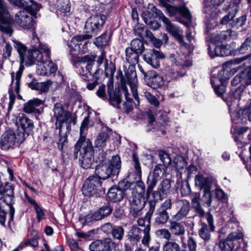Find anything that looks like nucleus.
<instances>
[{
	"instance_id": "nucleus-39",
	"label": "nucleus",
	"mask_w": 251,
	"mask_h": 251,
	"mask_svg": "<svg viewBox=\"0 0 251 251\" xmlns=\"http://www.w3.org/2000/svg\"><path fill=\"white\" fill-rule=\"evenodd\" d=\"M109 95V102L113 106L120 108L121 102V94L120 93L111 92L108 91Z\"/></svg>"
},
{
	"instance_id": "nucleus-28",
	"label": "nucleus",
	"mask_w": 251,
	"mask_h": 251,
	"mask_svg": "<svg viewBox=\"0 0 251 251\" xmlns=\"http://www.w3.org/2000/svg\"><path fill=\"white\" fill-rule=\"evenodd\" d=\"M171 188V181L170 179H164L158 186L157 191L153 192V197L157 199H160L161 195H167Z\"/></svg>"
},
{
	"instance_id": "nucleus-12",
	"label": "nucleus",
	"mask_w": 251,
	"mask_h": 251,
	"mask_svg": "<svg viewBox=\"0 0 251 251\" xmlns=\"http://www.w3.org/2000/svg\"><path fill=\"white\" fill-rule=\"evenodd\" d=\"M95 57L92 55H87L81 57L77 63L79 68V73L82 76L89 78L93 75L92 68L94 65Z\"/></svg>"
},
{
	"instance_id": "nucleus-62",
	"label": "nucleus",
	"mask_w": 251,
	"mask_h": 251,
	"mask_svg": "<svg viewBox=\"0 0 251 251\" xmlns=\"http://www.w3.org/2000/svg\"><path fill=\"white\" fill-rule=\"evenodd\" d=\"M68 245L72 251H79L81 248L79 246L77 241L70 238L68 240Z\"/></svg>"
},
{
	"instance_id": "nucleus-26",
	"label": "nucleus",
	"mask_w": 251,
	"mask_h": 251,
	"mask_svg": "<svg viewBox=\"0 0 251 251\" xmlns=\"http://www.w3.org/2000/svg\"><path fill=\"white\" fill-rule=\"evenodd\" d=\"M43 101L37 98L29 100L25 104L24 111L27 113H40V110L37 107L42 104Z\"/></svg>"
},
{
	"instance_id": "nucleus-55",
	"label": "nucleus",
	"mask_w": 251,
	"mask_h": 251,
	"mask_svg": "<svg viewBox=\"0 0 251 251\" xmlns=\"http://www.w3.org/2000/svg\"><path fill=\"white\" fill-rule=\"evenodd\" d=\"M124 229L120 226H113V229L111 231L113 237L119 240H121L122 239L124 235Z\"/></svg>"
},
{
	"instance_id": "nucleus-4",
	"label": "nucleus",
	"mask_w": 251,
	"mask_h": 251,
	"mask_svg": "<svg viewBox=\"0 0 251 251\" xmlns=\"http://www.w3.org/2000/svg\"><path fill=\"white\" fill-rule=\"evenodd\" d=\"M120 158L118 155L113 156L111 160L105 163L99 164L96 168V176L100 179H106L112 174L118 172L121 166Z\"/></svg>"
},
{
	"instance_id": "nucleus-15",
	"label": "nucleus",
	"mask_w": 251,
	"mask_h": 251,
	"mask_svg": "<svg viewBox=\"0 0 251 251\" xmlns=\"http://www.w3.org/2000/svg\"><path fill=\"white\" fill-rule=\"evenodd\" d=\"M14 22L24 29H30L33 27L35 23L32 17L26 10L20 11L15 15Z\"/></svg>"
},
{
	"instance_id": "nucleus-43",
	"label": "nucleus",
	"mask_w": 251,
	"mask_h": 251,
	"mask_svg": "<svg viewBox=\"0 0 251 251\" xmlns=\"http://www.w3.org/2000/svg\"><path fill=\"white\" fill-rule=\"evenodd\" d=\"M203 191V194L201 198V204L203 205L205 204L207 207H209L211 206L212 201L210 190H204Z\"/></svg>"
},
{
	"instance_id": "nucleus-3",
	"label": "nucleus",
	"mask_w": 251,
	"mask_h": 251,
	"mask_svg": "<svg viewBox=\"0 0 251 251\" xmlns=\"http://www.w3.org/2000/svg\"><path fill=\"white\" fill-rule=\"evenodd\" d=\"M37 62L36 73L41 75H49L54 74L57 70V66L50 60L45 61L43 59V55L38 50H35L31 53V57L28 58V61L26 65L30 66Z\"/></svg>"
},
{
	"instance_id": "nucleus-21",
	"label": "nucleus",
	"mask_w": 251,
	"mask_h": 251,
	"mask_svg": "<svg viewBox=\"0 0 251 251\" xmlns=\"http://www.w3.org/2000/svg\"><path fill=\"white\" fill-rule=\"evenodd\" d=\"M179 209L177 212L173 216L176 221H181L187 217L190 210V202L186 200H181L177 202Z\"/></svg>"
},
{
	"instance_id": "nucleus-61",
	"label": "nucleus",
	"mask_w": 251,
	"mask_h": 251,
	"mask_svg": "<svg viewBox=\"0 0 251 251\" xmlns=\"http://www.w3.org/2000/svg\"><path fill=\"white\" fill-rule=\"evenodd\" d=\"M35 50H39L42 54L43 53H44L45 54L46 57L48 59L50 58V50L46 45L40 44L38 49H34L32 50V51H34Z\"/></svg>"
},
{
	"instance_id": "nucleus-35",
	"label": "nucleus",
	"mask_w": 251,
	"mask_h": 251,
	"mask_svg": "<svg viewBox=\"0 0 251 251\" xmlns=\"http://www.w3.org/2000/svg\"><path fill=\"white\" fill-rule=\"evenodd\" d=\"M19 4L25 6L27 8L26 11H28L31 16L34 15L36 12L40 9V5L33 0H29V2L25 1L24 0H20Z\"/></svg>"
},
{
	"instance_id": "nucleus-34",
	"label": "nucleus",
	"mask_w": 251,
	"mask_h": 251,
	"mask_svg": "<svg viewBox=\"0 0 251 251\" xmlns=\"http://www.w3.org/2000/svg\"><path fill=\"white\" fill-rule=\"evenodd\" d=\"M177 221L174 220L170 222V230L175 235H182L185 233V228L181 223Z\"/></svg>"
},
{
	"instance_id": "nucleus-17",
	"label": "nucleus",
	"mask_w": 251,
	"mask_h": 251,
	"mask_svg": "<svg viewBox=\"0 0 251 251\" xmlns=\"http://www.w3.org/2000/svg\"><path fill=\"white\" fill-rule=\"evenodd\" d=\"M112 211V208L109 204H107L100 207L93 214H88L85 217V222L90 223L93 221L100 220L108 216Z\"/></svg>"
},
{
	"instance_id": "nucleus-53",
	"label": "nucleus",
	"mask_w": 251,
	"mask_h": 251,
	"mask_svg": "<svg viewBox=\"0 0 251 251\" xmlns=\"http://www.w3.org/2000/svg\"><path fill=\"white\" fill-rule=\"evenodd\" d=\"M157 237L160 238H164L166 240H170L171 237V232L166 228L158 229L155 232Z\"/></svg>"
},
{
	"instance_id": "nucleus-22",
	"label": "nucleus",
	"mask_w": 251,
	"mask_h": 251,
	"mask_svg": "<svg viewBox=\"0 0 251 251\" xmlns=\"http://www.w3.org/2000/svg\"><path fill=\"white\" fill-rule=\"evenodd\" d=\"M151 11H148L147 12H144L142 14V18L145 23L150 25L151 28L154 30L157 29L159 27V25L157 22L154 21L155 17H158L159 18V14H156L153 11V8H156L153 5H150Z\"/></svg>"
},
{
	"instance_id": "nucleus-20",
	"label": "nucleus",
	"mask_w": 251,
	"mask_h": 251,
	"mask_svg": "<svg viewBox=\"0 0 251 251\" xmlns=\"http://www.w3.org/2000/svg\"><path fill=\"white\" fill-rule=\"evenodd\" d=\"M16 125L18 127V133H22L25 137V132L28 133L34 127L33 123L30 119H28L22 114L20 115L16 120Z\"/></svg>"
},
{
	"instance_id": "nucleus-44",
	"label": "nucleus",
	"mask_w": 251,
	"mask_h": 251,
	"mask_svg": "<svg viewBox=\"0 0 251 251\" xmlns=\"http://www.w3.org/2000/svg\"><path fill=\"white\" fill-rule=\"evenodd\" d=\"M141 230L137 227H132L129 232L128 236L130 240L138 241L141 238Z\"/></svg>"
},
{
	"instance_id": "nucleus-7",
	"label": "nucleus",
	"mask_w": 251,
	"mask_h": 251,
	"mask_svg": "<svg viewBox=\"0 0 251 251\" xmlns=\"http://www.w3.org/2000/svg\"><path fill=\"white\" fill-rule=\"evenodd\" d=\"M25 137L22 133L17 134L11 130L5 131L0 138V147L2 150H8L13 147L16 143L21 144Z\"/></svg>"
},
{
	"instance_id": "nucleus-29",
	"label": "nucleus",
	"mask_w": 251,
	"mask_h": 251,
	"mask_svg": "<svg viewBox=\"0 0 251 251\" xmlns=\"http://www.w3.org/2000/svg\"><path fill=\"white\" fill-rule=\"evenodd\" d=\"M208 50L209 56L213 58L215 56H224L227 54L226 47L222 46H216L214 44L208 45Z\"/></svg>"
},
{
	"instance_id": "nucleus-10",
	"label": "nucleus",
	"mask_w": 251,
	"mask_h": 251,
	"mask_svg": "<svg viewBox=\"0 0 251 251\" xmlns=\"http://www.w3.org/2000/svg\"><path fill=\"white\" fill-rule=\"evenodd\" d=\"M172 207V201L170 199H166L156 210L154 218V223L157 226H164L169 220L170 216L167 210Z\"/></svg>"
},
{
	"instance_id": "nucleus-47",
	"label": "nucleus",
	"mask_w": 251,
	"mask_h": 251,
	"mask_svg": "<svg viewBox=\"0 0 251 251\" xmlns=\"http://www.w3.org/2000/svg\"><path fill=\"white\" fill-rule=\"evenodd\" d=\"M159 178H157V176L155 177L151 176L148 177L147 181L148 186L147 190V195L148 196L151 194Z\"/></svg>"
},
{
	"instance_id": "nucleus-19",
	"label": "nucleus",
	"mask_w": 251,
	"mask_h": 251,
	"mask_svg": "<svg viewBox=\"0 0 251 251\" xmlns=\"http://www.w3.org/2000/svg\"><path fill=\"white\" fill-rule=\"evenodd\" d=\"M118 187L123 192H126V194L134 193L136 191H142V188L144 186V184L141 181L130 182L126 180H123L119 183Z\"/></svg>"
},
{
	"instance_id": "nucleus-8",
	"label": "nucleus",
	"mask_w": 251,
	"mask_h": 251,
	"mask_svg": "<svg viewBox=\"0 0 251 251\" xmlns=\"http://www.w3.org/2000/svg\"><path fill=\"white\" fill-rule=\"evenodd\" d=\"M145 187L142 188V191H136L131 194L130 197V212L134 217L140 216L142 211L145 206L146 200L144 197Z\"/></svg>"
},
{
	"instance_id": "nucleus-18",
	"label": "nucleus",
	"mask_w": 251,
	"mask_h": 251,
	"mask_svg": "<svg viewBox=\"0 0 251 251\" xmlns=\"http://www.w3.org/2000/svg\"><path fill=\"white\" fill-rule=\"evenodd\" d=\"M19 75L18 73H16V75L14 76V74H12V82L11 84V88L9 90L10 100L8 105L9 110L12 109L15 101L16 96L14 93L18 94L20 91V80L22 74H20L19 75Z\"/></svg>"
},
{
	"instance_id": "nucleus-63",
	"label": "nucleus",
	"mask_w": 251,
	"mask_h": 251,
	"mask_svg": "<svg viewBox=\"0 0 251 251\" xmlns=\"http://www.w3.org/2000/svg\"><path fill=\"white\" fill-rule=\"evenodd\" d=\"M195 211L196 212L197 214L201 217H205L206 219V215L207 214H210L209 213H205L204 210L203 209L201 204H197L196 205H194L193 206Z\"/></svg>"
},
{
	"instance_id": "nucleus-40",
	"label": "nucleus",
	"mask_w": 251,
	"mask_h": 251,
	"mask_svg": "<svg viewBox=\"0 0 251 251\" xmlns=\"http://www.w3.org/2000/svg\"><path fill=\"white\" fill-rule=\"evenodd\" d=\"M130 48L140 55L142 53L145 49L143 42L137 38L133 39L131 41Z\"/></svg>"
},
{
	"instance_id": "nucleus-13",
	"label": "nucleus",
	"mask_w": 251,
	"mask_h": 251,
	"mask_svg": "<svg viewBox=\"0 0 251 251\" xmlns=\"http://www.w3.org/2000/svg\"><path fill=\"white\" fill-rule=\"evenodd\" d=\"M206 221L208 225L205 223H202L201 227L199 231V234L200 237L204 242L205 248L208 247L207 244L211 241V236L210 232L214 231L215 228L213 224V218L211 214H207L206 215Z\"/></svg>"
},
{
	"instance_id": "nucleus-41",
	"label": "nucleus",
	"mask_w": 251,
	"mask_h": 251,
	"mask_svg": "<svg viewBox=\"0 0 251 251\" xmlns=\"http://www.w3.org/2000/svg\"><path fill=\"white\" fill-rule=\"evenodd\" d=\"M55 5L56 8L62 12L66 13L70 10L69 0H57Z\"/></svg>"
},
{
	"instance_id": "nucleus-33",
	"label": "nucleus",
	"mask_w": 251,
	"mask_h": 251,
	"mask_svg": "<svg viewBox=\"0 0 251 251\" xmlns=\"http://www.w3.org/2000/svg\"><path fill=\"white\" fill-rule=\"evenodd\" d=\"M149 74V78L151 79V87L154 89H157L164 85V80L162 76L154 71H151Z\"/></svg>"
},
{
	"instance_id": "nucleus-2",
	"label": "nucleus",
	"mask_w": 251,
	"mask_h": 251,
	"mask_svg": "<svg viewBox=\"0 0 251 251\" xmlns=\"http://www.w3.org/2000/svg\"><path fill=\"white\" fill-rule=\"evenodd\" d=\"M153 11L156 14H160L159 19L164 24L166 30L178 41L180 44V50L183 52L184 57L189 55L193 50V46L188 45V44L184 41L182 31H181L177 26L173 24L160 10L157 8H153Z\"/></svg>"
},
{
	"instance_id": "nucleus-25",
	"label": "nucleus",
	"mask_w": 251,
	"mask_h": 251,
	"mask_svg": "<svg viewBox=\"0 0 251 251\" xmlns=\"http://www.w3.org/2000/svg\"><path fill=\"white\" fill-rule=\"evenodd\" d=\"M195 184L203 191L210 190L212 180L210 177H204L201 175H197L195 177Z\"/></svg>"
},
{
	"instance_id": "nucleus-9",
	"label": "nucleus",
	"mask_w": 251,
	"mask_h": 251,
	"mask_svg": "<svg viewBox=\"0 0 251 251\" xmlns=\"http://www.w3.org/2000/svg\"><path fill=\"white\" fill-rule=\"evenodd\" d=\"M12 21L6 4L3 0H0V31L11 36L13 32L11 26Z\"/></svg>"
},
{
	"instance_id": "nucleus-51",
	"label": "nucleus",
	"mask_w": 251,
	"mask_h": 251,
	"mask_svg": "<svg viewBox=\"0 0 251 251\" xmlns=\"http://www.w3.org/2000/svg\"><path fill=\"white\" fill-rule=\"evenodd\" d=\"M143 96L151 104L157 106L159 105V102L156 97L147 91H144Z\"/></svg>"
},
{
	"instance_id": "nucleus-16",
	"label": "nucleus",
	"mask_w": 251,
	"mask_h": 251,
	"mask_svg": "<svg viewBox=\"0 0 251 251\" xmlns=\"http://www.w3.org/2000/svg\"><path fill=\"white\" fill-rule=\"evenodd\" d=\"M164 58L165 56L162 53L154 49L147 50L144 55V60L154 68L159 67V59Z\"/></svg>"
},
{
	"instance_id": "nucleus-58",
	"label": "nucleus",
	"mask_w": 251,
	"mask_h": 251,
	"mask_svg": "<svg viewBox=\"0 0 251 251\" xmlns=\"http://www.w3.org/2000/svg\"><path fill=\"white\" fill-rule=\"evenodd\" d=\"M251 36L247 38L245 42L241 46L239 51L241 53H245L251 49Z\"/></svg>"
},
{
	"instance_id": "nucleus-56",
	"label": "nucleus",
	"mask_w": 251,
	"mask_h": 251,
	"mask_svg": "<svg viewBox=\"0 0 251 251\" xmlns=\"http://www.w3.org/2000/svg\"><path fill=\"white\" fill-rule=\"evenodd\" d=\"M151 230L150 223H148L147 227L144 229V236L142 240V244L145 246H148L149 243L151 240V237L150 235V231Z\"/></svg>"
},
{
	"instance_id": "nucleus-42",
	"label": "nucleus",
	"mask_w": 251,
	"mask_h": 251,
	"mask_svg": "<svg viewBox=\"0 0 251 251\" xmlns=\"http://www.w3.org/2000/svg\"><path fill=\"white\" fill-rule=\"evenodd\" d=\"M109 41V37L107 36L106 33H103L96 38L95 44L99 47H102L108 45Z\"/></svg>"
},
{
	"instance_id": "nucleus-31",
	"label": "nucleus",
	"mask_w": 251,
	"mask_h": 251,
	"mask_svg": "<svg viewBox=\"0 0 251 251\" xmlns=\"http://www.w3.org/2000/svg\"><path fill=\"white\" fill-rule=\"evenodd\" d=\"M124 192L119 187H112L108 191L107 195L109 199L113 202L122 201L124 198Z\"/></svg>"
},
{
	"instance_id": "nucleus-54",
	"label": "nucleus",
	"mask_w": 251,
	"mask_h": 251,
	"mask_svg": "<svg viewBox=\"0 0 251 251\" xmlns=\"http://www.w3.org/2000/svg\"><path fill=\"white\" fill-rule=\"evenodd\" d=\"M246 21V16L243 15L238 18L236 19V20L233 19V22L231 23L232 25V28L238 29L240 27H242L244 25Z\"/></svg>"
},
{
	"instance_id": "nucleus-49",
	"label": "nucleus",
	"mask_w": 251,
	"mask_h": 251,
	"mask_svg": "<svg viewBox=\"0 0 251 251\" xmlns=\"http://www.w3.org/2000/svg\"><path fill=\"white\" fill-rule=\"evenodd\" d=\"M101 240H97L93 242L89 246L91 251H106Z\"/></svg>"
},
{
	"instance_id": "nucleus-1",
	"label": "nucleus",
	"mask_w": 251,
	"mask_h": 251,
	"mask_svg": "<svg viewBox=\"0 0 251 251\" xmlns=\"http://www.w3.org/2000/svg\"><path fill=\"white\" fill-rule=\"evenodd\" d=\"M88 121V117H86L81 124L80 128V137L76 142L74 151L75 158H78L82 167L84 169L90 168L94 160L92 144L83 136V134L87 129Z\"/></svg>"
},
{
	"instance_id": "nucleus-37",
	"label": "nucleus",
	"mask_w": 251,
	"mask_h": 251,
	"mask_svg": "<svg viewBox=\"0 0 251 251\" xmlns=\"http://www.w3.org/2000/svg\"><path fill=\"white\" fill-rule=\"evenodd\" d=\"M126 59L129 63L135 64L138 62L140 54L130 47L126 49Z\"/></svg>"
},
{
	"instance_id": "nucleus-52",
	"label": "nucleus",
	"mask_w": 251,
	"mask_h": 251,
	"mask_svg": "<svg viewBox=\"0 0 251 251\" xmlns=\"http://www.w3.org/2000/svg\"><path fill=\"white\" fill-rule=\"evenodd\" d=\"M101 240L104 246L105 250L106 251H110L116 249V244L111 238H106Z\"/></svg>"
},
{
	"instance_id": "nucleus-57",
	"label": "nucleus",
	"mask_w": 251,
	"mask_h": 251,
	"mask_svg": "<svg viewBox=\"0 0 251 251\" xmlns=\"http://www.w3.org/2000/svg\"><path fill=\"white\" fill-rule=\"evenodd\" d=\"M159 157L161 161L163 163L164 166H168L171 162L169 155L164 151H160L159 152Z\"/></svg>"
},
{
	"instance_id": "nucleus-45",
	"label": "nucleus",
	"mask_w": 251,
	"mask_h": 251,
	"mask_svg": "<svg viewBox=\"0 0 251 251\" xmlns=\"http://www.w3.org/2000/svg\"><path fill=\"white\" fill-rule=\"evenodd\" d=\"M175 167L178 172L182 173V171L187 166L186 162L182 156H177L175 159Z\"/></svg>"
},
{
	"instance_id": "nucleus-36",
	"label": "nucleus",
	"mask_w": 251,
	"mask_h": 251,
	"mask_svg": "<svg viewBox=\"0 0 251 251\" xmlns=\"http://www.w3.org/2000/svg\"><path fill=\"white\" fill-rule=\"evenodd\" d=\"M240 3V0H231L229 3L224 8V10L232 16H235L238 11Z\"/></svg>"
},
{
	"instance_id": "nucleus-60",
	"label": "nucleus",
	"mask_w": 251,
	"mask_h": 251,
	"mask_svg": "<svg viewBox=\"0 0 251 251\" xmlns=\"http://www.w3.org/2000/svg\"><path fill=\"white\" fill-rule=\"evenodd\" d=\"M243 236L244 235L242 231H234L229 234L227 239L233 242V241L242 239Z\"/></svg>"
},
{
	"instance_id": "nucleus-50",
	"label": "nucleus",
	"mask_w": 251,
	"mask_h": 251,
	"mask_svg": "<svg viewBox=\"0 0 251 251\" xmlns=\"http://www.w3.org/2000/svg\"><path fill=\"white\" fill-rule=\"evenodd\" d=\"M230 76L229 70L227 68H224L218 73V77L220 82L222 84Z\"/></svg>"
},
{
	"instance_id": "nucleus-5",
	"label": "nucleus",
	"mask_w": 251,
	"mask_h": 251,
	"mask_svg": "<svg viewBox=\"0 0 251 251\" xmlns=\"http://www.w3.org/2000/svg\"><path fill=\"white\" fill-rule=\"evenodd\" d=\"M53 111V117L56 120L55 128L59 129V133L61 136V130L64 126H66L67 130L69 128V124L71 121V114L59 103L54 104Z\"/></svg>"
},
{
	"instance_id": "nucleus-64",
	"label": "nucleus",
	"mask_w": 251,
	"mask_h": 251,
	"mask_svg": "<svg viewBox=\"0 0 251 251\" xmlns=\"http://www.w3.org/2000/svg\"><path fill=\"white\" fill-rule=\"evenodd\" d=\"M235 16H232L231 14H228L224 16L221 20L220 23L222 25H228L229 27H232L231 23L233 22V18Z\"/></svg>"
},
{
	"instance_id": "nucleus-38",
	"label": "nucleus",
	"mask_w": 251,
	"mask_h": 251,
	"mask_svg": "<svg viewBox=\"0 0 251 251\" xmlns=\"http://www.w3.org/2000/svg\"><path fill=\"white\" fill-rule=\"evenodd\" d=\"M229 36H230V31L228 30L223 31L219 34L213 35L211 39L212 44H216L222 43L224 40L227 39Z\"/></svg>"
},
{
	"instance_id": "nucleus-46",
	"label": "nucleus",
	"mask_w": 251,
	"mask_h": 251,
	"mask_svg": "<svg viewBox=\"0 0 251 251\" xmlns=\"http://www.w3.org/2000/svg\"><path fill=\"white\" fill-rule=\"evenodd\" d=\"M219 246L221 251H232L234 248L233 243L227 239L226 241H220Z\"/></svg>"
},
{
	"instance_id": "nucleus-11",
	"label": "nucleus",
	"mask_w": 251,
	"mask_h": 251,
	"mask_svg": "<svg viewBox=\"0 0 251 251\" xmlns=\"http://www.w3.org/2000/svg\"><path fill=\"white\" fill-rule=\"evenodd\" d=\"M106 17L103 14H96L90 17L86 22L85 29L88 33H96L103 26Z\"/></svg>"
},
{
	"instance_id": "nucleus-30",
	"label": "nucleus",
	"mask_w": 251,
	"mask_h": 251,
	"mask_svg": "<svg viewBox=\"0 0 251 251\" xmlns=\"http://www.w3.org/2000/svg\"><path fill=\"white\" fill-rule=\"evenodd\" d=\"M89 36L87 35H77L73 37L69 44L71 50H80L82 53H85L86 52V48H84L81 50L80 46L81 42L86 39V37Z\"/></svg>"
},
{
	"instance_id": "nucleus-6",
	"label": "nucleus",
	"mask_w": 251,
	"mask_h": 251,
	"mask_svg": "<svg viewBox=\"0 0 251 251\" xmlns=\"http://www.w3.org/2000/svg\"><path fill=\"white\" fill-rule=\"evenodd\" d=\"M82 191L86 197H98L104 194V189L101 186L100 181L95 176H90L85 180Z\"/></svg>"
},
{
	"instance_id": "nucleus-59",
	"label": "nucleus",
	"mask_w": 251,
	"mask_h": 251,
	"mask_svg": "<svg viewBox=\"0 0 251 251\" xmlns=\"http://www.w3.org/2000/svg\"><path fill=\"white\" fill-rule=\"evenodd\" d=\"M167 71L168 75L173 79H176L179 76H182L184 75L179 73L176 66H173L170 68L169 67Z\"/></svg>"
},
{
	"instance_id": "nucleus-14",
	"label": "nucleus",
	"mask_w": 251,
	"mask_h": 251,
	"mask_svg": "<svg viewBox=\"0 0 251 251\" xmlns=\"http://www.w3.org/2000/svg\"><path fill=\"white\" fill-rule=\"evenodd\" d=\"M13 42L14 46L18 52L20 58V66L17 72L18 73V75H19L22 74L24 69V64L26 65V62L28 61V58L31 57V53L33 51H32V50L27 51L26 47L18 41L14 40H13Z\"/></svg>"
},
{
	"instance_id": "nucleus-32",
	"label": "nucleus",
	"mask_w": 251,
	"mask_h": 251,
	"mask_svg": "<svg viewBox=\"0 0 251 251\" xmlns=\"http://www.w3.org/2000/svg\"><path fill=\"white\" fill-rule=\"evenodd\" d=\"M52 84L50 80L45 82H38L36 81H32L29 83V87L33 89L41 92H46L48 91L50 86Z\"/></svg>"
},
{
	"instance_id": "nucleus-24",
	"label": "nucleus",
	"mask_w": 251,
	"mask_h": 251,
	"mask_svg": "<svg viewBox=\"0 0 251 251\" xmlns=\"http://www.w3.org/2000/svg\"><path fill=\"white\" fill-rule=\"evenodd\" d=\"M127 84L129 85L132 95L134 99L139 103V98L137 92L138 80L136 73L134 71H130L126 74Z\"/></svg>"
},
{
	"instance_id": "nucleus-27",
	"label": "nucleus",
	"mask_w": 251,
	"mask_h": 251,
	"mask_svg": "<svg viewBox=\"0 0 251 251\" xmlns=\"http://www.w3.org/2000/svg\"><path fill=\"white\" fill-rule=\"evenodd\" d=\"M111 132V129H107L106 131H102L100 133L95 141V146L100 149L104 148L109 140Z\"/></svg>"
},
{
	"instance_id": "nucleus-23",
	"label": "nucleus",
	"mask_w": 251,
	"mask_h": 251,
	"mask_svg": "<svg viewBox=\"0 0 251 251\" xmlns=\"http://www.w3.org/2000/svg\"><path fill=\"white\" fill-rule=\"evenodd\" d=\"M163 5L166 8L167 13L170 16H174L177 13H179L186 18L189 19L191 17L190 11L185 5H182L176 7L165 2L164 3Z\"/></svg>"
},
{
	"instance_id": "nucleus-48",
	"label": "nucleus",
	"mask_w": 251,
	"mask_h": 251,
	"mask_svg": "<svg viewBox=\"0 0 251 251\" xmlns=\"http://www.w3.org/2000/svg\"><path fill=\"white\" fill-rule=\"evenodd\" d=\"M163 251H180V247L175 242L167 241L163 246Z\"/></svg>"
}]
</instances>
